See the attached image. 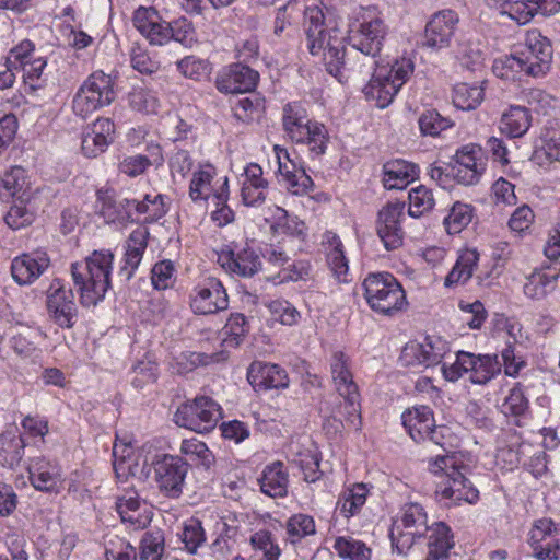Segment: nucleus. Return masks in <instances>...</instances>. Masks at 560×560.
Wrapping results in <instances>:
<instances>
[{"mask_svg": "<svg viewBox=\"0 0 560 560\" xmlns=\"http://www.w3.org/2000/svg\"><path fill=\"white\" fill-rule=\"evenodd\" d=\"M34 219V212L27 209L21 197L10 207L4 217L5 223L13 230H19L32 224Z\"/></svg>", "mask_w": 560, "mask_h": 560, "instance_id": "nucleus-57", "label": "nucleus"}, {"mask_svg": "<svg viewBox=\"0 0 560 560\" xmlns=\"http://www.w3.org/2000/svg\"><path fill=\"white\" fill-rule=\"evenodd\" d=\"M534 4L528 0H512L502 9L503 14H508L518 24H526L535 15Z\"/></svg>", "mask_w": 560, "mask_h": 560, "instance_id": "nucleus-64", "label": "nucleus"}, {"mask_svg": "<svg viewBox=\"0 0 560 560\" xmlns=\"http://www.w3.org/2000/svg\"><path fill=\"white\" fill-rule=\"evenodd\" d=\"M258 483L264 494L270 498H284L288 494L289 471L282 462L276 460L264 467Z\"/></svg>", "mask_w": 560, "mask_h": 560, "instance_id": "nucleus-26", "label": "nucleus"}, {"mask_svg": "<svg viewBox=\"0 0 560 560\" xmlns=\"http://www.w3.org/2000/svg\"><path fill=\"white\" fill-rule=\"evenodd\" d=\"M229 199V179L223 178L220 188L213 194V201L217 209L212 212L211 218L218 225L223 226L234 221V211L228 206Z\"/></svg>", "mask_w": 560, "mask_h": 560, "instance_id": "nucleus-48", "label": "nucleus"}, {"mask_svg": "<svg viewBox=\"0 0 560 560\" xmlns=\"http://www.w3.org/2000/svg\"><path fill=\"white\" fill-rule=\"evenodd\" d=\"M546 127L540 136L541 150L546 158L552 161H560V125Z\"/></svg>", "mask_w": 560, "mask_h": 560, "instance_id": "nucleus-61", "label": "nucleus"}, {"mask_svg": "<svg viewBox=\"0 0 560 560\" xmlns=\"http://www.w3.org/2000/svg\"><path fill=\"white\" fill-rule=\"evenodd\" d=\"M179 451L183 455L196 464L201 465L205 469H210L214 463L212 452L208 448L206 443L196 438L183 440Z\"/></svg>", "mask_w": 560, "mask_h": 560, "instance_id": "nucleus-46", "label": "nucleus"}, {"mask_svg": "<svg viewBox=\"0 0 560 560\" xmlns=\"http://www.w3.org/2000/svg\"><path fill=\"white\" fill-rule=\"evenodd\" d=\"M149 231L147 228H138L130 233L126 241V253L124 256V265L118 271L121 281L128 282L135 270L139 267L143 253L148 246Z\"/></svg>", "mask_w": 560, "mask_h": 560, "instance_id": "nucleus-25", "label": "nucleus"}, {"mask_svg": "<svg viewBox=\"0 0 560 560\" xmlns=\"http://www.w3.org/2000/svg\"><path fill=\"white\" fill-rule=\"evenodd\" d=\"M428 530V515L423 506L419 503L405 504L400 520L396 521L390 529L393 548L400 555L406 553Z\"/></svg>", "mask_w": 560, "mask_h": 560, "instance_id": "nucleus-8", "label": "nucleus"}, {"mask_svg": "<svg viewBox=\"0 0 560 560\" xmlns=\"http://www.w3.org/2000/svg\"><path fill=\"white\" fill-rule=\"evenodd\" d=\"M114 255L109 250H94L81 262L71 265V276L84 307L97 305L110 288Z\"/></svg>", "mask_w": 560, "mask_h": 560, "instance_id": "nucleus-3", "label": "nucleus"}, {"mask_svg": "<svg viewBox=\"0 0 560 560\" xmlns=\"http://www.w3.org/2000/svg\"><path fill=\"white\" fill-rule=\"evenodd\" d=\"M427 560H440L448 556L454 547L451 527L443 522H435L429 526Z\"/></svg>", "mask_w": 560, "mask_h": 560, "instance_id": "nucleus-30", "label": "nucleus"}, {"mask_svg": "<svg viewBox=\"0 0 560 560\" xmlns=\"http://www.w3.org/2000/svg\"><path fill=\"white\" fill-rule=\"evenodd\" d=\"M131 447L130 446H122V452L119 454V446L114 445L113 448V456H114V470L116 474V477L119 480H125L130 475H136V469L133 468V458L131 456Z\"/></svg>", "mask_w": 560, "mask_h": 560, "instance_id": "nucleus-60", "label": "nucleus"}, {"mask_svg": "<svg viewBox=\"0 0 560 560\" xmlns=\"http://www.w3.org/2000/svg\"><path fill=\"white\" fill-rule=\"evenodd\" d=\"M168 25L170 32L172 33V35L168 34V43L175 40L185 47H191L197 42L192 23L186 18H179L173 22H168Z\"/></svg>", "mask_w": 560, "mask_h": 560, "instance_id": "nucleus-56", "label": "nucleus"}, {"mask_svg": "<svg viewBox=\"0 0 560 560\" xmlns=\"http://www.w3.org/2000/svg\"><path fill=\"white\" fill-rule=\"evenodd\" d=\"M190 307L198 315L225 311L229 307V298L222 282L217 278H207L197 284L190 293Z\"/></svg>", "mask_w": 560, "mask_h": 560, "instance_id": "nucleus-13", "label": "nucleus"}, {"mask_svg": "<svg viewBox=\"0 0 560 560\" xmlns=\"http://www.w3.org/2000/svg\"><path fill=\"white\" fill-rule=\"evenodd\" d=\"M282 126L285 136L294 143L305 144L313 156L326 152L329 135L324 124L310 119L306 108L292 102L284 105Z\"/></svg>", "mask_w": 560, "mask_h": 560, "instance_id": "nucleus-4", "label": "nucleus"}, {"mask_svg": "<svg viewBox=\"0 0 560 560\" xmlns=\"http://www.w3.org/2000/svg\"><path fill=\"white\" fill-rule=\"evenodd\" d=\"M25 441L15 431L8 430L0 434V465L15 468L24 456Z\"/></svg>", "mask_w": 560, "mask_h": 560, "instance_id": "nucleus-32", "label": "nucleus"}, {"mask_svg": "<svg viewBox=\"0 0 560 560\" xmlns=\"http://www.w3.org/2000/svg\"><path fill=\"white\" fill-rule=\"evenodd\" d=\"M46 293L49 318L60 328H72L78 317L72 290L66 289L60 279H55Z\"/></svg>", "mask_w": 560, "mask_h": 560, "instance_id": "nucleus-12", "label": "nucleus"}, {"mask_svg": "<svg viewBox=\"0 0 560 560\" xmlns=\"http://www.w3.org/2000/svg\"><path fill=\"white\" fill-rule=\"evenodd\" d=\"M471 219L472 209L470 206L455 202L450 213L444 218L443 224L448 234H457L471 222Z\"/></svg>", "mask_w": 560, "mask_h": 560, "instance_id": "nucleus-51", "label": "nucleus"}, {"mask_svg": "<svg viewBox=\"0 0 560 560\" xmlns=\"http://www.w3.org/2000/svg\"><path fill=\"white\" fill-rule=\"evenodd\" d=\"M25 170L21 166H13L0 178V199L9 201L11 198L21 197L26 187Z\"/></svg>", "mask_w": 560, "mask_h": 560, "instance_id": "nucleus-39", "label": "nucleus"}, {"mask_svg": "<svg viewBox=\"0 0 560 560\" xmlns=\"http://www.w3.org/2000/svg\"><path fill=\"white\" fill-rule=\"evenodd\" d=\"M133 212L145 214L144 221L148 223L156 222L167 212L165 196L159 194L152 198L150 195H145L141 201L135 199Z\"/></svg>", "mask_w": 560, "mask_h": 560, "instance_id": "nucleus-44", "label": "nucleus"}, {"mask_svg": "<svg viewBox=\"0 0 560 560\" xmlns=\"http://www.w3.org/2000/svg\"><path fill=\"white\" fill-rule=\"evenodd\" d=\"M175 272L174 265L171 260H162L156 262L151 270L152 284L158 290H165L173 284V276Z\"/></svg>", "mask_w": 560, "mask_h": 560, "instance_id": "nucleus-63", "label": "nucleus"}, {"mask_svg": "<svg viewBox=\"0 0 560 560\" xmlns=\"http://www.w3.org/2000/svg\"><path fill=\"white\" fill-rule=\"evenodd\" d=\"M288 537L292 544L301 541L304 537L316 532L314 518L307 514H294L285 524Z\"/></svg>", "mask_w": 560, "mask_h": 560, "instance_id": "nucleus-50", "label": "nucleus"}, {"mask_svg": "<svg viewBox=\"0 0 560 560\" xmlns=\"http://www.w3.org/2000/svg\"><path fill=\"white\" fill-rule=\"evenodd\" d=\"M215 171L212 165H206L194 173L189 184V197L192 201H207L217 191L212 188Z\"/></svg>", "mask_w": 560, "mask_h": 560, "instance_id": "nucleus-38", "label": "nucleus"}, {"mask_svg": "<svg viewBox=\"0 0 560 560\" xmlns=\"http://www.w3.org/2000/svg\"><path fill=\"white\" fill-rule=\"evenodd\" d=\"M431 470L434 474L444 472L448 478V486L441 490L443 499H448L454 504L460 502L474 504L479 500V491L466 477L467 467L458 466L453 456H438Z\"/></svg>", "mask_w": 560, "mask_h": 560, "instance_id": "nucleus-7", "label": "nucleus"}, {"mask_svg": "<svg viewBox=\"0 0 560 560\" xmlns=\"http://www.w3.org/2000/svg\"><path fill=\"white\" fill-rule=\"evenodd\" d=\"M370 488L366 483L358 482L346 487L339 494L336 509L345 518L360 514L363 509Z\"/></svg>", "mask_w": 560, "mask_h": 560, "instance_id": "nucleus-28", "label": "nucleus"}, {"mask_svg": "<svg viewBox=\"0 0 560 560\" xmlns=\"http://www.w3.org/2000/svg\"><path fill=\"white\" fill-rule=\"evenodd\" d=\"M247 380L255 390L284 389L290 384L289 375L283 368L261 361H255L249 365Z\"/></svg>", "mask_w": 560, "mask_h": 560, "instance_id": "nucleus-21", "label": "nucleus"}, {"mask_svg": "<svg viewBox=\"0 0 560 560\" xmlns=\"http://www.w3.org/2000/svg\"><path fill=\"white\" fill-rule=\"evenodd\" d=\"M435 199L432 189L420 185L409 191L408 213L412 218H420L433 209Z\"/></svg>", "mask_w": 560, "mask_h": 560, "instance_id": "nucleus-47", "label": "nucleus"}, {"mask_svg": "<svg viewBox=\"0 0 560 560\" xmlns=\"http://www.w3.org/2000/svg\"><path fill=\"white\" fill-rule=\"evenodd\" d=\"M303 27L308 51L313 56L323 55L327 71L339 82L371 77L363 93L380 108L393 102L415 71L413 61L409 58L396 60L393 65H380L388 28L374 7L361 8L351 20L348 31L350 50L346 48L340 30L327 21L323 9L316 4L305 8Z\"/></svg>", "mask_w": 560, "mask_h": 560, "instance_id": "nucleus-1", "label": "nucleus"}, {"mask_svg": "<svg viewBox=\"0 0 560 560\" xmlns=\"http://www.w3.org/2000/svg\"><path fill=\"white\" fill-rule=\"evenodd\" d=\"M250 545L264 553L265 560H279L281 549L269 530L262 529L254 533L250 536Z\"/></svg>", "mask_w": 560, "mask_h": 560, "instance_id": "nucleus-55", "label": "nucleus"}, {"mask_svg": "<svg viewBox=\"0 0 560 560\" xmlns=\"http://www.w3.org/2000/svg\"><path fill=\"white\" fill-rule=\"evenodd\" d=\"M218 262L230 273L244 278L253 277L261 269L259 255L248 246L222 249Z\"/></svg>", "mask_w": 560, "mask_h": 560, "instance_id": "nucleus-20", "label": "nucleus"}, {"mask_svg": "<svg viewBox=\"0 0 560 560\" xmlns=\"http://www.w3.org/2000/svg\"><path fill=\"white\" fill-rule=\"evenodd\" d=\"M486 166L482 148L470 143L457 150L452 176L458 184L475 185L480 180Z\"/></svg>", "mask_w": 560, "mask_h": 560, "instance_id": "nucleus-15", "label": "nucleus"}, {"mask_svg": "<svg viewBox=\"0 0 560 560\" xmlns=\"http://www.w3.org/2000/svg\"><path fill=\"white\" fill-rule=\"evenodd\" d=\"M46 65L45 59L37 58L21 68L25 86L28 88L30 91L35 92L46 85L47 78L44 73Z\"/></svg>", "mask_w": 560, "mask_h": 560, "instance_id": "nucleus-53", "label": "nucleus"}, {"mask_svg": "<svg viewBox=\"0 0 560 560\" xmlns=\"http://www.w3.org/2000/svg\"><path fill=\"white\" fill-rule=\"evenodd\" d=\"M528 406L529 402L525 396L523 386L521 383H517L505 397L501 410L506 416L521 417L528 410Z\"/></svg>", "mask_w": 560, "mask_h": 560, "instance_id": "nucleus-54", "label": "nucleus"}, {"mask_svg": "<svg viewBox=\"0 0 560 560\" xmlns=\"http://www.w3.org/2000/svg\"><path fill=\"white\" fill-rule=\"evenodd\" d=\"M32 486L44 492H58L61 486V469L56 462L35 457L28 465Z\"/></svg>", "mask_w": 560, "mask_h": 560, "instance_id": "nucleus-24", "label": "nucleus"}, {"mask_svg": "<svg viewBox=\"0 0 560 560\" xmlns=\"http://www.w3.org/2000/svg\"><path fill=\"white\" fill-rule=\"evenodd\" d=\"M241 197L247 207H260L268 195V180L264 177L262 168L257 163H249L242 175Z\"/></svg>", "mask_w": 560, "mask_h": 560, "instance_id": "nucleus-23", "label": "nucleus"}, {"mask_svg": "<svg viewBox=\"0 0 560 560\" xmlns=\"http://www.w3.org/2000/svg\"><path fill=\"white\" fill-rule=\"evenodd\" d=\"M458 22V14L453 10L436 12L425 25L423 45L432 49L450 47Z\"/></svg>", "mask_w": 560, "mask_h": 560, "instance_id": "nucleus-17", "label": "nucleus"}, {"mask_svg": "<svg viewBox=\"0 0 560 560\" xmlns=\"http://www.w3.org/2000/svg\"><path fill=\"white\" fill-rule=\"evenodd\" d=\"M557 275L535 272L526 281L524 293L530 299H541L555 289Z\"/></svg>", "mask_w": 560, "mask_h": 560, "instance_id": "nucleus-49", "label": "nucleus"}, {"mask_svg": "<svg viewBox=\"0 0 560 560\" xmlns=\"http://www.w3.org/2000/svg\"><path fill=\"white\" fill-rule=\"evenodd\" d=\"M331 378L338 394L359 390L350 370V360L342 351L332 352L329 361Z\"/></svg>", "mask_w": 560, "mask_h": 560, "instance_id": "nucleus-31", "label": "nucleus"}, {"mask_svg": "<svg viewBox=\"0 0 560 560\" xmlns=\"http://www.w3.org/2000/svg\"><path fill=\"white\" fill-rule=\"evenodd\" d=\"M343 398L337 407V413L343 417L346 425L355 430L361 425V402L359 390L339 394Z\"/></svg>", "mask_w": 560, "mask_h": 560, "instance_id": "nucleus-45", "label": "nucleus"}, {"mask_svg": "<svg viewBox=\"0 0 560 560\" xmlns=\"http://www.w3.org/2000/svg\"><path fill=\"white\" fill-rule=\"evenodd\" d=\"M221 418L220 405L209 396H197L192 400L183 402L174 415L177 425L197 433L212 431Z\"/></svg>", "mask_w": 560, "mask_h": 560, "instance_id": "nucleus-6", "label": "nucleus"}, {"mask_svg": "<svg viewBox=\"0 0 560 560\" xmlns=\"http://www.w3.org/2000/svg\"><path fill=\"white\" fill-rule=\"evenodd\" d=\"M483 100V89L479 85L457 83L453 90V103L463 110H471L478 107Z\"/></svg>", "mask_w": 560, "mask_h": 560, "instance_id": "nucleus-43", "label": "nucleus"}, {"mask_svg": "<svg viewBox=\"0 0 560 560\" xmlns=\"http://www.w3.org/2000/svg\"><path fill=\"white\" fill-rule=\"evenodd\" d=\"M133 201L117 195L113 188H100L96 191V212L107 223L133 221Z\"/></svg>", "mask_w": 560, "mask_h": 560, "instance_id": "nucleus-19", "label": "nucleus"}, {"mask_svg": "<svg viewBox=\"0 0 560 560\" xmlns=\"http://www.w3.org/2000/svg\"><path fill=\"white\" fill-rule=\"evenodd\" d=\"M128 102L131 108L144 114H154L159 107L155 95L145 89L132 90L128 95Z\"/></svg>", "mask_w": 560, "mask_h": 560, "instance_id": "nucleus-59", "label": "nucleus"}, {"mask_svg": "<svg viewBox=\"0 0 560 560\" xmlns=\"http://www.w3.org/2000/svg\"><path fill=\"white\" fill-rule=\"evenodd\" d=\"M151 467L160 492L170 499L179 498L188 472V463L178 455L155 454Z\"/></svg>", "mask_w": 560, "mask_h": 560, "instance_id": "nucleus-9", "label": "nucleus"}, {"mask_svg": "<svg viewBox=\"0 0 560 560\" xmlns=\"http://www.w3.org/2000/svg\"><path fill=\"white\" fill-rule=\"evenodd\" d=\"M102 107L104 106L100 103V98H96V96L88 91L83 85L79 88L72 101L73 112L78 116L85 118Z\"/></svg>", "mask_w": 560, "mask_h": 560, "instance_id": "nucleus-58", "label": "nucleus"}, {"mask_svg": "<svg viewBox=\"0 0 560 560\" xmlns=\"http://www.w3.org/2000/svg\"><path fill=\"white\" fill-rule=\"evenodd\" d=\"M177 70L186 78L200 80L208 74V62L195 56H187L176 63Z\"/></svg>", "mask_w": 560, "mask_h": 560, "instance_id": "nucleus-62", "label": "nucleus"}, {"mask_svg": "<svg viewBox=\"0 0 560 560\" xmlns=\"http://www.w3.org/2000/svg\"><path fill=\"white\" fill-rule=\"evenodd\" d=\"M50 259L46 252L34 250L15 257L11 262V275L21 285L33 283L49 267Z\"/></svg>", "mask_w": 560, "mask_h": 560, "instance_id": "nucleus-22", "label": "nucleus"}, {"mask_svg": "<svg viewBox=\"0 0 560 560\" xmlns=\"http://www.w3.org/2000/svg\"><path fill=\"white\" fill-rule=\"evenodd\" d=\"M332 547L340 558L348 560H370L372 553L363 541L350 536L337 537Z\"/></svg>", "mask_w": 560, "mask_h": 560, "instance_id": "nucleus-41", "label": "nucleus"}, {"mask_svg": "<svg viewBox=\"0 0 560 560\" xmlns=\"http://www.w3.org/2000/svg\"><path fill=\"white\" fill-rule=\"evenodd\" d=\"M553 49L548 37L537 28L526 32L523 48L520 51L494 60L493 73L503 80L516 81L523 75L540 78L551 67Z\"/></svg>", "mask_w": 560, "mask_h": 560, "instance_id": "nucleus-2", "label": "nucleus"}, {"mask_svg": "<svg viewBox=\"0 0 560 560\" xmlns=\"http://www.w3.org/2000/svg\"><path fill=\"white\" fill-rule=\"evenodd\" d=\"M165 551V536L160 528L147 530L140 540V560H161Z\"/></svg>", "mask_w": 560, "mask_h": 560, "instance_id": "nucleus-40", "label": "nucleus"}, {"mask_svg": "<svg viewBox=\"0 0 560 560\" xmlns=\"http://www.w3.org/2000/svg\"><path fill=\"white\" fill-rule=\"evenodd\" d=\"M419 128L422 135L436 137L443 130H446L452 126V121L443 117L435 109H428L423 112L419 117Z\"/></svg>", "mask_w": 560, "mask_h": 560, "instance_id": "nucleus-52", "label": "nucleus"}, {"mask_svg": "<svg viewBox=\"0 0 560 560\" xmlns=\"http://www.w3.org/2000/svg\"><path fill=\"white\" fill-rule=\"evenodd\" d=\"M82 85L100 98L103 106L109 105L116 97L112 77L101 70L91 73Z\"/></svg>", "mask_w": 560, "mask_h": 560, "instance_id": "nucleus-37", "label": "nucleus"}, {"mask_svg": "<svg viewBox=\"0 0 560 560\" xmlns=\"http://www.w3.org/2000/svg\"><path fill=\"white\" fill-rule=\"evenodd\" d=\"M259 80V73L241 62L222 68L215 77V88L224 94L252 92Z\"/></svg>", "mask_w": 560, "mask_h": 560, "instance_id": "nucleus-16", "label": "nucleus"}, {"mask_svg": "<svg viewBox=\"0 0 560 560\" xmlns=\"http://www.w3.org/2000/svg\"><path fill=\"white\" fill-rule=\"evenodd\" d=\"M177 536L184 544V548L192 555L206 542V534L202 524L195 517L183 523Z\"/></svg>", "mask_w": 560, "mask_h": 560, "instance_id": "nucleus-42", "label": "nucleus"}, {"mask_svg": "<svg viewBox=\"0 0 560 560\" xmlns=\"http://www.w3.org/2000/svg\"><path fill=\"white\" fill-rule=\"evenodd\" d=\"M560 525L551 518L535 520L527 535L532 556L537 560H558L560 558Z\"/></svg>", "mask_w": 560, "mask_h": 560, "instance_id": "nucleus-10", "label": "nucleus"}, {"mask_svg": "<svg viewBox=\"0 0 560 560\" xmlns=\"http://www.w3.org/2000/svg\"><path fill=\"white\" fill-rule=\"evenodd\" d=\"M362 288L366 303L377 314L393 316L408 304L402 285L387 271L369 273Z\"/></svg>", "mask_w": 560, "mask_h": 560, "instance_id": "nucleus-5", "label": "nucleus"}, {"mask_svg": "<svg viewBox=\"0 0 560 560\" xmlns=\"http://www.w3.org/2000/svg\"><path fill=\"white\" fill-rule=\"evenodd\" d=\"M530 126V115L525 107L512 106L503 114L500 121V130L510 138L522 137Z\"/></svg>", "mask_w": 560, "mask_h": 560, "instance_id": "nucleus-36", "label": "nucleus"}, {"mask_svg": "<svg viewBox=\"0 0 560 560\" xmlns=\"http://www.w3.org/2000/svg\"><path fill=\"white\" fill-rule=\"evenodd\" d=\"M478 260L479 253L476 249L466 248L459 252L454 267L445 278V287L466 283L472 277Z\"/></svg>", "mask_w": 560, "mask_h": 560, "instance_id": "nucleus-34", "label": "nucleus"}, {"mask_svg": "<svg viewBox=\"0 0 560 560\" xmlns=\"http://www.w3.org/2000/svg\"><path fill=\"white\" fill-rule=\"evenodd\" d=\"M450 351L447 341L438 336H427L422 342H408L401 350L399 362L402 366H433L441 363Z\"/></svg>", "mask_w": 560, "mask_h": 560, "instance_id": "nucleus-11", "label": "nucleus"}, {"mask_svg": "<svg viewBox=\"0 0 560 560\" xmlns=\"http://www.w3.org/2000/svg\"><path fill=\"white\" fill-rule=\"evenodd\" d=\"M383 183L387 189H402L418 173V167L405 160L388 161L383 166Z\"/></svg>", "mask_w": 560, "mask_h": 560, "instance_id": "nucleus-29", "label": "nucleus"}, {"mask_svg": "<svg viewBox=\"0 0 560 560\" xmlns=\"http://www.w3.org/2000/svg\"><path fill=\"white\" fill-rule=\"evenodd\" d=\"M402 425L415 442L427 440L434 427L433 412L428 406H418L406 410L402 416Z\"/></svg>", "mask_w": 560, "mask_h": 560, "instance_id": "nucleus-27", "label": "nucleus"}, {"mask_svg": "<svg viewBox=\"0 0 560 560\" xmlns=\"http://www.w3.org/2000/svg\"><path fill=\"white\" fill-rule=\"evenodd\" d=\"M405 219V202L386 203L377 214L376 233L387 250L402 245L405 232L401 222Z\"/></svg>", "mask_w": 560, "mask_h": 560, "instance_id": "nucleus-14", "label": "nucleus"}, {"mask_svg": "<svg viewBox=\"0 0 560 560\" xmlns=\"http://www.w3.org/2000/svg\"><path fill=\"white\" fill-rule=\"evenodd\" d=\"M323 244L328 246L326 256L330 270L339 280L345 281L349 266L348 259L345 256L343 245L340 237L334 232H326L324 234Z\"/></svg>", "mask_w": 560, "mask_h": 560, "instance_id": "nucleus-35", "label": "nucleus"}, {"mask_svg": "<svg viewBox=\"0 0 560 560\" xmlns=\"http://www.w3.org/2000/svg\"><path fill=\"white\" fill-rule=\"evenodd\" d=\"M471 365L468 368L469 381L474 384L485 385L501 372L502 363L498 355H475L470 353Z\"/></svg>", "mask_w": 560, "mask_h": 560, "instance_id": "nucleus-33", "label": "nucleus"}, {"mask_svg": "<svg viewBox=\"0 0 560 560\" xmlns=\"http://www.w3.org/2000/svg\"><path fill=\"white\" fill-rule=\"evenodd\" d=\"M136 30L152 46H163L168 43V22L165 21L153 7H139L132 15Z\"/></svg>", "mask_w": 560, "mask_h": 560, "instance_id": "nucleus-18", "label": "nucleus"}]
</instances>
